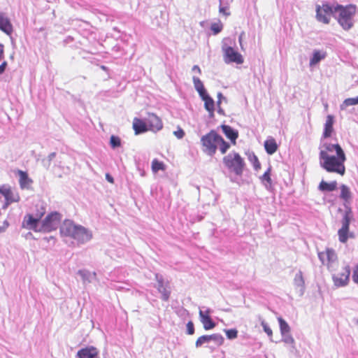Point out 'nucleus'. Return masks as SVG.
<instances>
[{
    "label": "nucleus",
    "instance_id": "nucleus-1",
    "mask_svg": "<svg viewBox=\"0 0 358 358\" xmlns=\"http://www.w3.org/2000/svg\"><path fill=\"white\" fill-rule=\"evenodd\" d=\"M320 159L322 167L328 172L345 173L344 162L346 160L345 152L338 143H324L320 146Z\"/></svg>",
    "mask_w": 358,
    "mask_h": 358
},
{
    "label": "nucleus",
    "instance_id": "nucleus-2",
    "mask_svg": "<svg viewBox=\"0 0 358 358\" xmlns=\"http://www.w3.org/2000/svg\"><path fill=\"white\" fill-rule=\"evenodd\" d=\"M334 11L338 13L337 21L343 29L348 31L353 27V17L357 11L355 6L351 4L345 6L337 5L334 7Z\"/></svg>",
    "mask_w": 358,
    "mask_h": 358
},
{
    "label": "nucleus",
    "instance_id": "nucleus-3",
    "mask_svg": "<svg viewBox=\"0 0 358 358\" xmlns=\"http://www.w3.org/2000/svg\"><path fill=\"white\" fill-rule=\"evenodd\" d=\"M223 162L226 167L230 171L235 172L237 175L242 173L244 168V160L237 152H231L224 157Z\"/></svg>",
    "mask_w": 358,
    "mask_h": 358
},
{
    "label": "nucleus",
    "instance_id": "nucleus-4",
    "mask_svg": "<svg viewBox=\"0 0 358 358\" xmlns=\"http://www.w3.org/2000/svg\"><path fill=\"white\" fill-rule=\"evenodd\" d=\"M62 215L53 211L49 213L41 222V228L43 233H50L56 230L60 225Z\"/></svg>",
    "mask_w": 358,
    "mask_h": 358
},
{
    "label": "nucleus",
    "instance_id": "nucleus-5",
    "mask_svg": "<svg viewBox=\"0 0 358 358\" xmlns=\"http://www.w3.org/2000/svg\"><path fill=\"white\" fill-rule=\"evenodd\" d=\"M219 135L215 131H210L209 133L201 137V141L203 145V152L208 155H213L217 150Z\"/></svg>",
    "mask_w": 358,
    "mask_h": 358
},
{
    "label": "nucleus",
    "instance_id": "nucleus-6",
    "mask_svg": "<svg viewBox=\"0 0 358 358\" xmlns=\"http://www.w3.org/2000/svg\"><path fill=\"white\" fill-rule=\"evenodd\" d=\"M353 215L351 208H347L341 221L342 227L338 231V240L342 243H345L348 238V231Z\"/></svg>",
    "mask_w": 358,
    "mask_h": 358
},
{
    "label": "nucleus",
    "instance_id": "nucleus-7",
    "mask_svg": "<svg viewBox=\"0 0 358 358\" xmlns=\"http://www.w3.org/2000/svg\"><path fill=\"white\" fill-rule=\"evenodd\" d=\"M155 279L157 281L155 287L161 294V299L164 301H168L171 294L170 282L168 280L166 281L163 275L158 273H155Z\"/></svg>",
    "mask_w": 358,
    "mask_h": 358
},
{
    "label": "nucleus",
    "instance_id": "nucleus-8",
    "mask_svg": "<svg viewBox=\"0 0 358 358\" xmlns=\"http://www.w3.org/2000/svg\"><path fill=\"white\" fill-rule=\"evenodd\" d=\"M334 12H335L334 8L328 3H323L322 6L317 5L316 6V19L323 24H328Z\"/></svg>",
    "mask_w": 358,
    "mask_h": 358
},
{
    "label": "nucleus",
    "instance_id": "nucleus-9",
    "mask_svg": "<svg viewBox=\"0 0 358 358\" xmlns=\"http://www.w3.org/2000/svg\"><path fill=\"white\" fill-rule=\"evenodd\" d=\"M22 227L35 232H42L41 220L34 216L33 214L27 213L24 215Z\"/></svg>",
    "mask_w": 358,
    "mask_h": 358
},
{
    "label": "nucleus",
    "instance_id": "nucleus-10",
    "mask_svg": "<svg viewBox=\"0 0 358 358\" xmlns=\"http://www.w3.org/2000/svg\"><path fill=\"white\" fill-rule=\"evenodd\" d=\"M213 341L215 345L220 346L224 343V338L220 334H213L211 335H203L198 338L195 343L196 348H200L203 344Z\"/></svg>",
    "mask_w": 358,
    "mask_h": 358
},
{
    "label": "nucleus",
    "instance_id": "nucleus-11",
    "mask_svg": "<svg viewBox=\"0 0 358 358\" xmlns=\"http://www.w3.org/2000/svg\"><path fill=\"white\" fill-rule=\"evenodd\" d=\"M223 52L225 62H234L238 64H241L243 63V56L232 47H224Z\"/></svg>",
    "mask_w": 358,
    "mask_h": 358
},
{
    "label": "nucleus",
    "instance_id": "nucleus-12",
    "mask_svg": "<svg viewBox=\"0 0 358 358\" xmlns=\"http://www.w3.org/2000/svg\"><path fill=\"white\" fill-rule=\"evenodd\" d=\"M72 238L80 244H85L92 238V233L88 229L78 225Z\"/></svg>",
    "mask_w": 358,
    "mask_h": 358
},
{
    "label": "nucleus",
    "instance_id": "nucleus-13",
    "mask_svg": "<svg viewBox=\"0 0 358 358\" xmlns=\"http://www.w3.org/2000/svg\"><path fill=\"white\" fill-rule=\"evenodd\" d=\"M318 258L323 264H327L329 268L338 260L336 251L329 248H327L324 252H318Z\"/></svg>",
    "mask_w": 358,
    "mask_h": 358
},
{
    "label": "nucleus",
    "instance_id": "nucleus-14",
    "mask_svg": "<svg viewBox=\"0 0 358 358\" xmlns=\"http://www.w3.org/2000/svg\"><path fill=\"white\" fill-rule=\"evenodd\" d=\"M350 275V266L346 265L344 267L343 272L333 275L332 278H333L334 285L336 287L345 286L349 281Z\"/></svg>",
    "mask_w": 358,
    "mask_h": 358
},
{
    "label": "nucleus",
    "instance_id": "nucleus-15",
    "mask_svg": "<svg viewBox=\"0 0 358 358\" xmlns=\"http://www.w3.org/2000/svg\"><path fill=\"white\" fill-rule=\"evenodd\" d=\"M76 357L77 358H99V350L92 345H88L80 348Z\"/></svg>",
    "mask_w": 358,
    "mask_h": 358
},
{
    "label": "nucleus",
    "instance_id": "nucleus-16",
    "mask_svg": "<svg viewBox=\"0 0 358 358\" xmlns=\"http://www.w3.org/2000/svg\"><path fill=\"white\" fill-rule=\"evenodd\" d=\"M146 122L148 130L152 131L157 132L163 128L162 120L154 113L148 114Z\"/></svg>",
    "mask_w": 358,
    "mask_h": 358
},
{
    "label": "nucleus",
    "instance_id": "nucleus-17",
    "mask_svg": "<svg viewBox=\"0 0 358 358\" xmlns=\"http://www.w3.org/2000/svg\"><path fill=\"white\" fill-rule=\"evenodd\" d=\"M77 227L78 225L75 224L73 221L65 220L59 228L61 236L72 238Z\"/></svg>",
    "mask_w": 358,
    "mask_h": 358
},
{
    "label": "nucleus",
    "instance_id": "nucleus-18",
    "mask_svg": "<svg viewBox=\"0 0 358 358\" xmlns=\"http://www.w3.org/2000/svg\"><path fill=\"white\" fill-rule=\"evenodd\" d=\"M0 30L8 36H10L13 31L10 19L3 13H0Z\"/></svg>",
    "mask_w": 358,
    "mask_h": 358
},
{
    "label": "nucleus",
    "instance_id": "nucleus-19",
    "mask_svg": "<svg viewBox=\"0 0 358 358\" xmlns=\"http://www.w3.org/2000/svg\"><path fill=\"white\" fill-rule=\"evenodd\" d=\"M294 285L295 289L297 290L299 296H302L305 292V280L303 277V273L301 271H299L297 273H296L294 278Z\"/></svg>",
    "mask_w": 358,
    "mask_h": 358
},
{
    "label": "nucleus",
    "instance_id": "nucleus-20",
    "mask_svg": "<svg viewBox=\"0 0 358 358\" xmlns=\"http://www.w3.org/2000/svg\"><path fill=\"white\" fill-rule=\"evenodd\" d=\"M77 273L80 276L84 284L92 283L96 280V272H91L87 269H80Z\"/></svg>",
    "mask_w": 358,
    "mask_h": 358
},
{
    "label": "nucleus",
    "instance_id": "nucleus-21",
    "mask_svg": "<svg viewBox=\"0 0 358 358\" xmlns=\"http://www.w3.org/2000/svg\"><path fill=\"white\" fill-rule=\"evenodd\" d=\"M0 194L3 196L5 200L10 201H19L20 196L18 194H14L10 187L8 185H3L0 187Z\"/></svg>",
    "mask_w": 358,
    "mask_h": 358
},
{
    "label": "nucleus",
    "instance_id": "nucleus-22",
    "mask_svg": "<svg viewBox=\"0 0 358 358\" xmlns=\"http://www.w3.org/2000/svg\"><path fill=\"white\" fill-rule=\"evenodd\" d=\"M334 116L331 115H328L327 116L326 122L324 124V128L322 134L323 138H327L331 136L334 131Z\"/></svg>",
    "mask_w": 358,
    "mask_h": 358
},
{
    "label": "nucleus",
    "instance_id": "nucleus-23",
    "mask_svg": "<svg viewBox=\"0 0 358 358\" xmlns=\"http://www.w3.org/2000/svg\"><path fill=\"white\" fill-rule=\"evenodd\" d=\"M133 129L136 135L148 131L147 122L137 117L134 119Z\"/></svg>",
    "mask_w": 358,
    "mask_h": 358
},
{
    "label": "nucleus",
    "instance_id": "nucleus-24",
    "mask_svg": "<svg viewBox=\"0 0 358 358\" xmlns=\"http://www.w3.org/2000/svg\"><path fill=\"white\" fill-rule=\"evenodd\" d=\"M221 128L225 136L231 141L234 145H235L236 141L238 136V131H235L229 125L223 124L221 126Z\"/></svg>",
    "mask_w": 358,
    "mask_h": 358
},
{
    "label": "nucleus",
    "instance_id": "nucleus-25",
    "mask_svg": "<svg viewBox=\"0 0 358 358\" xmlns=\"http://www.w3.org/2000/svg\"><path fill=\"white\" fill-rule=\"evenodd\" d=\"M204 101V107L206 110L209 113L210 116L214 115L215 111V102L213 99L206 93L203 96H201Z\"/></svg>",
    "mask_w": 358,
    "mask_h": 358
},
{
    "label": "nucleus",
    "instance_id": "nucleus-26",
    "mask_svg": "<svg viewBox=\"0 0 358 358\" xmlns=\"http://www.w3.org/2000/svg\"><path fill=\"white\" fill-rule=\"evenodd\" d=\"M264 148L268 155H273L278 150V145L274 138H271L264 142Z\"/></svg>",
    "mask_w": 358,
    "mask_h": 358
},
{
    "label": "nucleus",
    "instance_id": "nucleus-27",
    "mask_svg": "<svg viewBox=\"0 0 358 358\" xmlns=\"http://www.w3.org/2000/svg\"><path fill=\"white\" fill-rule=\"evenodd\" d=\"M337 183L336 180L331 182H327L324 180H321L319 185V189L322 192H332L336 189Z\"/></svg>",
    "mask_w": 358,
    "mask_h": 358
},
{
    "label": "nucleus",
    "instance_id": "nucleus-28",
    "mask_svg": "<svg viewBox=\"0 0 358 358\" xmlns=\"http://www.w3.org/2000/svg\"><path fill=\"white\" fill-rule=\"evenodd\" d=\"M203 325L205 330H210L215 327L216 323L212 320L211 317H205L200 320Z\"/></svg>",
    "mask_w": 358,
    "mask_h": 358
},
{
    "label": "nucleus",
    "instance_id": "nucleus-29",
    "mask_svg": "<svg viewBox=\"0 0 358 358\" xmlns=\"http://www.w3.org/2000/svg\"><path fill=\"white\" fill-rule=\"evenodd\" d=\"M193 82H194V87L196 90V91L199 92L200 96H203V94H206V90L203 85V83L199 78L194 77Z\"/></svg>",
    "mask_w": 358,
    "mask_h": 358
},
{
    "label": "nucleus",
    "instance_id": "nucleus-30",
    "mask_svg": "<svg viewBox=\"0 0 358 358\" xmlns=\"http://www.w3.org/2000/svg\"><path fill=\"white\" fill-rule=\"evenodd\" d=\"M278 321L279 323L280 331L281 334L290 333V327L288 323L282 317H278Z\"/></svg>",
    "mask_w": 358,
    "mask_h": 358
},
{
    "label": "nucleus",
    "instance_id": "nucleus-31",
    "mask_svg": "<svg viewBox=\"0 0 358 358\" xmlns=\"http://www.w3.org/2000/svg\"><path fill=\"white\" fill-rule=\"evenodd\" d=\"M340 197L345 202H348L351 198V192L350 189L345 185H342L341 187Z\"/></svg>",
    "mask_w": 358,
    "mask_h": 358
},
{
    "label": "nucleus",
    "instance_id": "nucleus-32",
    "mask_svg": "<svg viewBox=\"0 0 358 358\" xmlns=\"http://www.w3.org/2000/svg\"><path fill=\"white\" fill-rule=\"evenodd\" d=\"M325 57V54H322L320 51L315 50L313 52V57L310 61V65L313 66L317 64L320 60Z\"/></svg>",
    "mask_w": 358,
    "mask_h": 358
},
{
    "label": "nucleus",
    "instance_id": "nucleus-33",
    "mask_svg": "<svg viewBox=\"0 0 358 358\" xmlns=\"http://www.w3.org/2000/svg\"><path fill=\"white\" fill-rule=\"evenodd\" d=\"M217 141H218L217 145H219L220 152H222V154H224L229 148V147H230L229 144L227 142H226L223 139V138L220 135H219V138H218Z\"/></svg>",
    "mask_w": 358,
    "mask_h": 358
},
{
    "label": "nucleus",
    "instance_id": "nucleus-34",
    "mask_svg": "<svg viewBox=\"0 0 358 358\" xmlns=\"http://www.w3.org/2000/svg\"><path fill=\"white\" fill-rule=\"evenodd\" d=\"M165 169V165L162 162H159V160L155 159L152 162V170L153 172L156 173L159 171H164Z\"/></svg>",
    "mask_w": 358,
    "mask_h": 358
},
{
    "label": "nucleus",
    "instance_id": "nucleus-35",
    "mask_svg": "<svg viewBox=\"0 0 358 358\" xmlns=\"http://www.w3.org/2000/svg\"><path fill=\"white\" fill-rule=\"evenodd\" d=\"M282 336V341L286 344L292 345L294 348L295 341L293 336L290 334V333H287L284 334H281Z\"/></svg>",
    "mask_w": 358,
    "mask_h": 358
},
{
    "label": "nucleus",
    "instance_id": "nucleus-36",
    "mask_svg": "<svg viewBox=\"0 0 358 358\" xmlns=\"http://www.w3.org/2000/svg\"><path fill=\"white\" fill-rule=\"evenodd\" d=\"M358 104V96L355 98H348L344 100L341 105V109H345L348 106L357 105Z\"/></svg>",
    "mask_w": 358,
    "mask_h": 358
},
{
    "label": "nucleus",
    "instance_id": "nucleus-37",
    "mask_svg": "<svg viewBox=\"0 0 358 358\" xmlns=\"http://www.w3.org/2000/svg\"><path fill=\"white\" fill-rule=\"evenodd\" d=\"M45 213V208L43 207L42 205L36 206V210L34 213H33L34 216L36 217L37 218L41 220V218L43 217V215Z\"/></svg>",
    "mask_w": 358,
    "mask_h": 358
},
{
    "label": "nucleus",
    "instance_id": "nucleus-38",
    "mask_svg": "<svg viewBox=\"0 0 358 358\" xmlns=\"http://www.w3.org/2000/svg\"><path fill=\"white\" fill-rule=\"evenodd\" d=\"M227 338L229 340H233L237 338L238 336V331L236 329H229L224 330Z\"/></svg>",
    "mask_w": 358,
    "mask_h": 358
},
{
    "label": "nucleus",
    "instance_id": "nucleus-39",
    "mask_svg": "<svg viewBox=\"0 0 358 358\" xmlns=\"http://www.w3.org/2000/svg\"><path fill=\"white\" fill-rule=\"evenodd\" d=\"M110 144L113 148H118L121 145L120 137L112 135L110 138Z\"/></svg>",
    "mask_w": 358,
    "mask_h": 358
},
{
    "label": "nucleus",
    "instance_id": "nucleus-40",
    "mask_svg": "<svg viewBox=\"0 0 358 358\" xmlns=\"http://www.w3.org/2000/svg\"><path fill=\"white\" fill-rule=\"evenodd\" d=\"M213 310L210 308L202 307V309L199 310V317L200 320L205 317H210V314L213 313Z\"/></svg>",
    "mask_w": 358,
    "mask_h": 358
},
{
    "label": "nucleus",
    "instance_id": "nucleus-41",
    "mask_svg": "<svg viewBox=\"0 0 358 358\" xmlns=\"http://www.w3.org/2000/svg\"><path fill=\"white\" fill-rule=\"evenodd\" d=\"M222 28L223 25L220 22L213 23L210 27V29L214 34L220 33L222 30Z\"/></svg>",
    "mask_w": 358,
    "mask_h": 358
},
{
    "label": "nucleus",
    "instance_id": "nucleus-42",
    "mask_svg": "<svg viewBox=\"0 0 358 358\" xmlns=\"http://www.w3.org/2000/svg\"><path fill=\"white\" fill-rule=\"evenodd\" d=\"M262 185L269 191L273 190V187L275 185L276 180H261Z\"/></svg>",
    "mask_w": 358,
    "mask_h": 358
},
{
    "label": "nucleus",
    "instance_id": "nucleus-43",
    "mask_svg": "<svg viewBox=\"0 0 358 358\" xmlns=\"http://www.w3.org/2000/svg\"><path fill=\"white\" fill-rule=\"evenodd\" d=\"M261 325L263 327L264 332L268 335V336L271 337L272 336L273 332L271 329L268 325V324L264 320H262L261 322Z\"/></svg>",
    "mask_w": 358,
    "mask_h": 358
},
{
    "label": "nucleus",
    "instance_id": "nucleus-44",
    "mask_svg": "<svg viewBox=\"0 0 358 358\" xmlns=\"http://www.w3.org/2000/svg\"><path fill=\"white\" fill-rule=\"evenodd\" d=\"M187 334L189 335H192L194 334V323L192 321H189L187 323Z\"/></svg>",
    "mask_w": 358,
    "mask_h": 358
},
{
    "label": "nucleus",
    "instance_id": "nucleus-45",
    "mask_svg": "<svg viewBox=\"0 0 358 358\" xmlns=\"http://www.w3.org/2000/svg\"><path fill=\"white\" fill-rule=\"evenodd\" d=\"M173 134L177 138L181 139L185 136V134L183 129L178 127V129L173 132Z\"/></svg>",
    "mask_w": 358,
    "mask_h": 358
},
{
    "label": "nucleus",
    "instance_id": "nucleus-46",
    "mask_svg": "<svg viewBox=\"0 0 358 358\" xmlns=\"http://www.w3.org/2000/svg\"><path fill=\"white\" fill-rule=\"evenodd\" d=\"M22 189L29 188L33 180H19Z\"/></svg>",
    "mask_w": 358,
    "mask_h": 358
},
{
    "label": "nucleus",
    "instance_id": "nucleus-47",
    "mask_svg": "<svg viewBox=\"0 0 358 358\" xmlns=\"http://www.w3.org/2000/svg\"><path fill=\"white\" fill-rule=\"evenodd\" d=\"M253 166L255 170H259L260 169V162L258 159V158L256 156H253L252 159H251Z\"/></svg>",
    "mask_w": 358,
    "mask_h": 358
},
{
    "label": "nucleus",
    "instance_id": "nucleus-48",
    "mask_svg": "<svg viewBox=\"0 0 358 358\" xmlns=\"http://www.w3.org/2000/svg\"><path fill=\"white\" fill-rule=\"evenodd\" d=\"M15 177H19L20 179H28L27 173L20 170L17 171Z\"/></svg>",
    "mask_w": 358,
    "mask_h": 358
},
{
    "label": "nucleus",
    "instance_id": "nucleus-49",
    "mask_svg": "<svg viewBox=\"0 0 358 358\" xmlns=\"http://www.w3.org/2000/svg\"><path fill=\"white\" fill-rule=\"evenodd\" d=\"M352 280L355 283L358 284V264L353 271Z\"/></svg>",
    "mask_w": 358,
    "mask_h": 358
},
{
    "label": "nucleus",
    "instance_id": "nucleus-50",
    "mask_svg": "<svg viewBox=\"0 0 358 358\" xmlns=\"http://www.w3.org/2000/svg\"><path fill=\"white\" fill-rule=\"evenodd\" d=\"M9 226V223L7 220H5L3 222V224L1 226H0V234L4 232L6 229Z\"/></svg>",
    "mask_w": 358,
    "mask_h": 358
},
{
    "label": "nucleus",
    "instance_id": "nucleus-51",
    "mask_svg": "<svg viewBox=\"0 0 358 358\" xmlns=\"http://www.w3.org/2000/svg\"><path fill=\"white\" fill-rule=\"evenodd\" d=\"M8 66V63L6 61H3L1 64H0V75H1L2 73H3V72L5 71L6 67Z\"/></svg>",
    "mask_w": 358,
    "mask_h": 358
},
{
    "label": "nucleus",
    "instance_id": "nucleus-52",
    "mask_svg": "<svg viewBox=\"0 0 358 358\" xmlns=\"http://www.w3.org/2000/svg\"><path fill=\"white\" fill-rule=\"evenodd\" d=\"M4 57V45L0 43V61Z\"/></svg>",
    "mask_w": 358,
    "mask_h": 358
},
{
    "label": "nucleus",
    "instance_id": "nucleus-53",
    "mask_svg": "<svg viewBox=\"0 0 358 358\" xmlns=\"http://www.w3.org/2000/svg\"><path fill=\"white\" fill-rule=\"evenodd\" d=\"M219 11L220 13L226 15V16H228L229 15V13L227 12V8H224V7H220V9H219Z\"/></svg>",
    "mask_w": 358,
    "mask_h": 358
},
{
    "label": "nucleus",
    "instance_id": "nucleus-54",
    "mask_svg": "<svg viewBox=\"0 0 358 358\" xmlns=\"http://www.w3.org/2000/svg\"><path fill=\"white\" fill-rule=\"evenodd\" d=\"M270 169H268L264 174H263V176H262V179H271L270 178Z\"/></svg>",
    "mask_w": 358,
    "mask_h": 358
},
{
    "label": "nucleus",
    "instance_id": "nucleus-55",
    "mask_svg": "<svg viewBox=\"0 0 358 358\" xmlns=\"http://www.w3.org/2000/svg\"><path fill=\"white\" fill-rule=\"evenodd\" d=\"M13 202H14V201H9V200H5V203H3V207H2V208H3V209H6V208H7L8 207V206H9L10 204H11L12 203H13Z\"/></svg>",
    "mask_w": 358,
    "mask_h": 358
},
{
    "label": "nucleus",
    "instance_id": "nucleus-56",
    "mask_svg": "<svg viewBox=\"0 0 358 358\" xmlns=\"http://www.w3.org/2000/svg\"><path fill=\"white\" fill-rule=\"evenodd\" d=\"M244 35H245L244 32H242L239 36V43H240V45L241 47H242V40H243Z\"/></svg>",
    "mask_w": 358,
    "mask_h": 358
},
{
    "label": "nucleus",
    "instance_id": "nucleus-57",
    "mask_svg": "<svg viewBox=\"0 0 358 358\" xmlns=\"http://www.w3.org/2000/svg\"><path fill=\"white\" fill-rule=\"evenodd\" d=\"M193 71H196L199 73H201V69L198 66H194Z\"/></svg>",
    "mask_w": 358,
    "mask_h": 358
},
{
    "label": "nucleus",
    "instance_id": "nucleus-58",
    "mask_svg": "<svg viewBox=\"0 0 358 358\" xmlns=\"http://www.w3.org/2000/svg\"><path fill=\"white\" fill-rule=\"evenodd\" d=\"M44 239H45V241H50V240H53V241H55V237H54V236H50V237H48H48H45V238H44Z\"/></svg>",
    "mask_w": 358,
    "mask_h": 358
},
{
    "label": "nucleus",
    "instance_id": "nucleus-59",
    "mask_svg": "<svg viewBox=\"0 0 358 358\" xmlns=\"http://www.w3.org/2000/svg\"><path fill=\"white\" fill-rule=\"evenodd\" d=\"M348 236H349V238L355 237L354 234L352 232L350 233L349 231H348Z\"/></svg>",
    "mask_w": 358,
    "mask_h": 358
},
{
    "label": "nucleus",
    "instance_id": "nucleus-60",
    "mask_svg": "<svg viewBox=\"0 0 358 358\" xmlns=\"http://www.w3.org/2000/svg\"><path fill=\"white\" fill-rule=\"evenodd\" d=\"M106 179H113V178L109 176V174H108V173H107V174L106 175Z\"/></svg>",
    "mask_w": 358,
    "mask_h": 358
},
{
    "label": "nucleus",
    "instance_id": "nucleus-61",
    "mask_svg": "<svg viewBox=\"0 0 358 358\" xmlns=\"http://www.w3.org/2000/svg\"><path fill=\"white\" fill-rule=\"evenodd\" d=\"M108 182H111V183H113L114 182V180H108Z\"/></svg>",
    "mask_w": 358,
    "mask_h": 358
},
{
    "label": "nucleus",
    "instance_id": "nucleus-62",
    "mask_svg": "<svg viewBox=\"0 0 358 358\" xmlns=\"http://www.w3.org/2000/svg\"><path fill=\"white\" fill-rule=\"evenodd\" d=\"M357 324H358V319L357 320Z\"/></svg>",
    "mask_w": 358,
    "mask_h": 358
},
{
    "label": "nucleus",
    "instance_id": "nucleus-63",
    "mask_svg": "<svg viewBox=\"0 0 358 358\" xmlns=\"http://www.w3.org/2000/svg\"><path fill=\"white\" fill-rule=\"evenodd\" d=\"M185 358H187V357H185Z\"/></svg>",
    "mask_w": 358,
    "mask_h": 358
}]
</instances>
